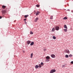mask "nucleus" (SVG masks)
<instances>
[{
	"label": "nucleus",
	"instance_id": "nucleus-1",
	"mask_svg": "<svg viewBox=\"0 0 73 73\" xmlns=\"http://www.w3.org/2000/svg\"><path fill=\"white\" fill-rule=\"evenodd\" d=\"M56 70H51L50 72V73H53L55 72H56Z\"/></svg>",
	"mask_w": 73,
	"mask_h": 73
},
{
	"label": "nucleus",
	"instance_id": "nucleus-2",
	"mask_svg": "<svg viewBox=\"0 0 73 73\" xmlns=\"http://www.w3.org/2000/svg\"><path fill=\"white\" fill-rule=\"evenodd\" d=\"M6 10H4L2 11V13L3 14H4L6 13Z\"/></svg>",
	"mask_w": 73,
	"mask_h": 73
},
{
	"label": "nucleus",
	"instance_id": "nucleus-3",
	"mask_svg": "<svg viewBox=\"0 0 73 73\" xmlns=\"http://www.w3.org/2000/svg\"><path fill=\"white\" fill-rule=\"evenodd\" d=\"M40 11H37L36 14V16H37V15H38V14H40Z\"/></svg>",
	"mask_w": 73,
	"mask_h": 73
},
{
	"label": "nucleus",
	"instance_id": "nucleus-4",
	"mask_svg": "<svg viewBox=\"0 0 73 73\" xmlns=\"http://www.w3.org/2000/svg\"><path fill=\"white\" fill-rule=\"evenodd\" d=\"M51 56L52 58H55L56 57V56H55V55L54 54L51 55Z\"/></svg>",
	"mask_w": 73,
	"mask_h": 73
},
{
	"label": "nucleus",
	"instance_id": "nucleus-5",
	"mask_svg": "<svg viewBox=\"0 0 73 73\" xmlns=\"http://www.w3.org/2000/svg\"><path fill=\"white\" fill-rule=\"evenodd\" d=\"M55 29L56 31H58V30H59V27L58 26H56L55 27Z\"/></svg>",
	"mask_w": 73,
	"mask_h": 73
},
{
	"label": "nucleus",
	"instance_id": "nucleus-6",
	"mask_svg": "<svg viewBox=\"0 0 73 73\" xmlns=\"http://www.w3.org/2000/svg\"><path fill=\"white\" fill-rule=\"evenodd\" d=\"M46 59L50 60V57L49 56H47L46 57Z\"/></svg>",
	"mask_w": 73,
	"mask_h": 73
},
{
	"label": "nucleus",
	"instance_id": "nucleus-7",
	"mask_svg": "<svg viewBox=\"0 0 73 73\" xmlns=\"http://www.w3.org/2000/svg\"><path fill=\"white\" fill-rule=\"evenodd\" d=\"M65 52L66 53H70V52H69V50H65Z\"/></svg>",
	"mask_w": 73,
	"mask_h": 73
},
{
	"label": "nucleus",
	"instance_id": "nucleus-8",
	"mask_svg": "<svg viewBox=\"0 0 73 73\" xmlns=\"http://www.w3.org/2000/svg\"><path fill=\"white\" fill-rule=\"evenodd\" d=\"M6 7H7L6 6H5L4 5H3L2 7V8L3 9H4L5 8H6Z\"/></svg>",
	"mask_w": 73,
	"mask_h": 73
},
{
	"label": "nucleus",
	"instance_id": "nucleus-9",
	"mask_svg": "<svg viewBox=\"0 0 73 73\" xmlns=\"http://www.w3.org/2000/svg\"><path fill=\"white\" fill-rule=\"evenodd\" d=\"M35 68L36 69H37V68H39V66H38V65H36L35 67Z\"/></svg>",
	"mask_w": 73,
	"mask_h": 73
},
{
	"label": "nucleus",
	"instance_id": "nucleus-10",
	"mask_svg": "<svg viewBox=\"0 0 73 73\" xmlns=\"http://www.w3.org/2000/svg\"><path fill=\"white\" fill-rule=\"evenodd\" d=\"M38 20V18H36V19L35 20V22H37V21Z\"/></svg>",
	"mask_w": 73,
	"mask_h": 73
},
{
	"label": "nucleus",
	"instance_id": "nucleus-11",
	"mask_svg": "<svg viewBox=\"0 0 73 73\" xmlns=\"http://www.w3.org/2000/svg\"><path fill=\"white\" fill-rule=\"evenodd\" d=\"M30 43H31V41L30 40H28L27 42V43L28 44H29Z\"/></svg>",
	"mask_w": 73,
	"mask_h": 73
},
{
	"label": "nucleus",
	"instance_id": "nucleus-12",
	"mask_svg": "<svg viewBox=\"0 0 73 73\" xmlns=\"http://www.w3.org/2000/svg\"><path fill=\"white\" fill-rule=\"evenodd\" d=\"M64 28H65L66 29H68V27H67V26H66V25H64Z\"/></svg>",
	"mask_w": 73,
	"mask_h": 73
},
{
	"label": "nucleus",
	"instance_id": "nucleus-13",
	"mask_svg": "<svg viewBox=\"0 0 73 73\" xmlns=\"http://www.w3.org/2000/svg\"><path fill=\"white\" fill-rule=\"evenodd\" d=\"M54 31H55V28H53L52 29V32H54Z\"/></svg>",
	"mask_w": 73,
	"mask_h": 73
},
{
	"label": "nucleus",
	"instance_id": "nucleus-14",
	"mask_svg": "<svg viewBox=\"0 0 73 73\" xmlns=\"http://www.w3.org/2000/svg\"><path fill=\"white\" fill-rule=\"evenodd\" d=\"M67 30H68V29H64V32H67Z\"/></svg>",
	"mask_w": 73,
	"mask_h": 73
},
{
	"label": "nucleus",
	"instance_id": "nucleus-15",
	"mask_svg": "<svg viewBox=\"0 0 73 73\" xmlns=\"http://www.w3.org/2000/svg\"><path fill=\"white\" fill-rule=\"evenodd\" d=\"M50 61L49 59H46L45 60L46 62H49Z\"/></svg>",
	"mask_w": 73,
	"mask_h": 73
},
{
	"label": "nucleus",
	"instance_id": "nucleus-16",
	"mask_svg": "<svg viewBox=\"0 0 73 73\" xmlns=\"http://www.w3.org/2000/svg\"><path fill=\"white\" fill-rule=\"evenodd\" d=\"M34 44V42H32L31 43L30 45H33Z\"/></svg>",
	"mask_w": 73,
	"mask_h": 73
},
{
	"label": "nucleus",
	"instance_id": "nucleus-17",
	"mask_svg": "<svg viewBox=\"0 0 73 73\" xmlns=\"http://www.w3.org/2000/svg\"><path fill=\"white\" fill-rule=\"evenodd\" d=\"M29 16V15H25V16L24 17L25 18H27V17H28Z\"/></svg>",
	"mask_w": 73,
	"mask_h": 73
},
{
	"label": "nucleus",
	"instance_id": "nucleus-18",
	"mask_svg": "<svg viewBox=\"0 0 73 73\" xmlns=\"http://www.w3.org/2000/svg\"><path fill=\"white\" fill-rule=\"evenodd\" d=\"M33 53H32L31 54V58H32V57H33Z\"/></svg>",
	"mask_w": 73,
	"mask_h": 73
},
{
	"label": "nucleus",
	"instance_id": "nucleus-19",
	"mask_svg": "<svg viewBox=\"0 0 73 73\" xmlns=\"http://www.w3.org/2000/svg\"><path fill=\"white\" fill-rule=\"evenodd\" d=\"M53 38L54 40H56V37H55V36H53Z\"/></svg>",
	"mask_w": 73,
	"mask_h": 73
},
{
	"label": "nucleus",
	"instance_id": "nucleus-20",
	"mask_svg": "<svg viewBox=\"0 0 73 73\" xmlns=\"http://www.w3.org/2000/svg\"><path fill=\"white\" fill-rule=\"evenodd\" d=\"M38 66L39 68H41V64H38Z\"/></svg>",
	"mask_w": 73,
	"mask_h": 73
},
{
	"label": "nucleus",
	"instance_id": "nucleus-21",
	"mask_svg": "<svg viewBox=\"0 0 73 73\" xmlns=\"http://www.w3.org/2000/svg\"><path fill=\"white\" fill-rule=\"evenodd\" d=\"M53 16L51 15V17H50V19H53Z\"/></svg>",
	"mask_w": 73,
	"mask_h": 73
},
{
	"label": "nucleus",
	"instance_id": "nucleus-22",
	"mask_svg": "<svg viewBox=\"0 0 73 73\" xmlns=\"http://www.w3.org/2000/svg\"><path fill=\"white\" fill-rule=\"evenodd\" d=\"M30 34H31V35H33V33L32 32V31H31L30 32Z\"/></svg>",
	"mask_w": 73,
	"mask_h": 73
},
{
	"label": "nucleus",
	"instance_id": "nucleus-23",
	"mask_svg": "<svg viewBox=\"0 0 73 73\" xmlns=\"http://www.w3.org/2000/svg\"><path fill=\"white\" fill-rule=\"evenodd\" d=\"M65 57H66V58H68V57H69V56L68 55H66L65 56Z\"/></svg>",
	"mask_w": 73,
	"mask_h": 73
},
{
	"label": "nucleus",
	"instance_id": "nucleus-24",
	"mask_svg": "<svg viewBox=\"0 0 73 73\" xmlns=\"http://www.w3.org/2000/svg\"><path fill=\"white\" fill-rule=\"evenodd\" d=\"M40 64H41V65H42V66H42V65L44 64V63H43L42 62H41Z\"/></svg>",
	"mask_w": 73,
	"mask_h": 73
},
{
	"label": "nucleus",
	"instance_id": "nucleus-25",
	"mask_svg": "<svg viewBox=\"0 0 73 73\" xmlns=\"http://www.w3.org/2000/svg\"><path fill=\"white\" fill-rule=\"evenodd\" d=\"M66 19H67V17H64L63 18V20H66Z\"/></svg>",
	"mask_w": 73,
	"mask_h": 73
},
{
	"label": "nucleus",
	"instance_id": "nucleus-26",
	"mask_svg": "<svg viewBox=\"0 0 73 73\" xmlns=\"http://www.w3.org/2000/svg\"><path fill=\"white\" fill-rule=\"evenodd\" d=\"M73 56L72 55V54H70L69 56L70 57H72V56Z\"/></svg>",
	"mask_w": 73,
	"mask_h": 73
},
{
	"label": "nucleus",
	"instance_id": "nucleus-27",
	"mask_svg": "<svg viewBox=\"0 0 73 73\" xmlns=\"http://www.w3.org/2000/svg\"><path fill=\"white\" fill-rule=\"evenodd\" d=\"M36 6L37 7H38V8L40 7V6H39V5H36Z\"/></svg>",
	"mask_w": 73,
	"mask_h": 73
},
{
	"label": "nucleus",
	"instance_id": "nucleus-28",
	"mask_svg": "<svg viewBox=\"0 0 73 73\" xmlns=\"http://www.w3.org/2000/svg\"><path fill=\"white\" fill-rule=\"evenodd\" d=\"M62 68H65V65H63L62 66Z\"/></svg>",
	"mask_w": 73,
	"mask_h": 73
},
{
	"label": "nucleus",
	"instance_id": "nucleus-29",
	"mask_svg": "<svg viewBox=\"0 0 73 73\" xmlns=\"http://www.w3.org/2000/svg\"><path fill=\"white\" fill-rule=\"evenodd\" d=\"M24 23L25 24H27V22H26V21H25Z\"/></svg>",
	"mask_w": 73,
	"mask_h": 73
},
{
	"label": "nucleus",
	"instance_id": "nucleus-30",
	"mask_svg": "<svg viewBox=\"0 0 73 73\" xmlns=\"http://www.w3.org/2000/svg\"><path fill=\"white\" fill-rule=\"evenodd\" d=\"M71 63L72 64H73V61H71Z\"/></svg>",
	"mask_w": 73,
	"mask_h": 73
},
{
	"label": "nucleus",
	"instance_id": "nucleus-31",
	"mask_svg": "<svg viewBox=\"0 0 73 73\" xmlns=\"http://www.w3.org/2000/svg\"><path fill=\"white\" fill-rule=\"evenodd\" d=\"M44 51H45V50H46V48H44Z\"/></svg>",
	"mask_w": 73,
	"mask_h": 73
},
{
	"label": "nucleus",
	"instance_id": "nucleus-32",
	"mask_svg": "<svg viewBox=\"0 0 73 73\" xmlns=\"http://www.w3.org/2000/svg\"><path fill=\"white\" fill-rule=\"evenodd\" d=\"M23 53H25V51H24V50H23Z\"/></svg>",
	"mask_w": 73,
	"mask_h": 73
},
{
	"label": "nucleus",
	"instance_id": "nucleus-33",
	"mask_svg": "<svg viewBox=\"0 0 73 73\" xmlns=\"http://www.w3.org/2000/svg\"><path fill=\"white\" fill-rule=\"evenodd\" d=\"M26 20H27V19H24V21H26Z\"/></svg>",
	"mask_w": 73,
	"mask_h": 73
},
{
	"label": "nucleus",
	"instance_id": "nucleus-34",
	"mask_svg": "<svg viewBox=\"0 0 73 73\" xmlns=\"http://www.w3.org/2000/svg\"><path fill=\"white\" fill-rule=\"evenodd\" d=\"M1 18H2V17H1L0 16V19H1Z\"/></svg>",
	"mask_w": 73,
	"mask_h": 73
},
{
	"label": "nucleus",
	"instance_id": "nucleus-35",
	"mask_svg": "<svg viewBox=\"0 0 73 73\" xmlns=\"http://www.w3.org/2000/svg\"><path fill=\"white\" fill-rule=\"evenodd\" d=\"M70 11V10H67V11Z\"/></svg>",
	"mask_w": 73,
	"mask_h": 73
}]
</instances>
